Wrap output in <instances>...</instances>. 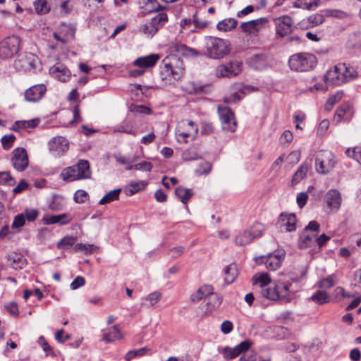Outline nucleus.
<instances>
[{
	"mask_svg": "<svg viewBox=\"0 0 361 361\" xmlns=\"http://www.w3.org/2000/svg\"><path fill=\"white\" fill-rule=\"evenodd\" d=\"M160 78L163 85H171L179 80L184 73L182 60L176 56L165 57L160 64Z\"/></svg>",
	"mask_w": 361,
	"mask_h": 361,
	"instance_id": "1",
	"label": "nucleus"
},
{
	"mask_svg": "<svg viewBox=\"0 0 361 361\" xmlns=\"http://www.w3.org/2000/svg\"><path fill=\"white\" fill-rule=\"evenodd\" d=\"M357 76L355 69L345 63H340L327 71L324 80L327 85H339L348 82Z\"/></svg>",
	"mask_w": 361,
	"mask_h": 361,
	"instance_id": "2",
	"label": "nucleus"
},
{
	"mask_svg": "<svg viewBox=\"0 0 361 361\" xmlns=\"http://www.w3.org/2000/svg\"><path fill=\"white\" fill-rule=\"evenodd\" d=\"M202 43L205 49L204 54L212 59H222L231 51L229 42L221 38L206 36Z\"/></svg>",
	"mask_w": 361,
	"mask_h": 361,
	"instance_id": "3",
	"label": "nucleus"
},
{
	"mask_svg": "<svg viewBox=\"0 0 361 361\" xmlns=\"http://www.w3.org/2000/svg\"><path fill=\"white\" fill-rule=\"evenodd\" d=\"M63 180H78L91 178L90 165L86 160H80L79 162L70 167L64 169L61 173Z\"/></svg>",
	"mask_w": 361,
	"mask_h": 361,
	"instance_id": "4",
	"label": "nucleus"
},
{
	"mask_svg": "<svg viewBox=\"0 0 361 361\" xmlns=\"http://www.w3.org/2000/svg\"><path fill=\"white\" fill-rule=\"evenodd\" d=\"M316 57L308 53H299L291 56L288 60L290 68L295 71H308L317 65Z\"/></svg>",
	"mask_w": 361,
	"mask_h": 361,
	"instance_id": "5",
	"label": "nucleus"
},
{
	"mask_svg": "<svg viewBox=\"0 0 361 361\" xmlns=\"http://www.w3.org/2000/svg\"><path fill=\"white\" fill-rule=\"evenodd\" d=\"M198 133L195 123L189 119L180 121L176 128V137L180 143H187L193 140Z\"/></svg>",
	"mask_w": 361,
	"mask_h": 361,
	"instance_id": "6",
	"label": "nucleus"
},
{
	"mask_svg": "<svg viewBox=\"0 0 361 361\" xmlns=\"http://www.w3.org/2000/svg\"><path fill=\"white\" fill-rule=\"evenodd\" d=\"M337 163L334 154L328 150H320L315 156V169L320 174H327L335 167Z\"/></svg>",
	"mask_w": 361,
	"mask_h": 361,
	"instance_id": "7",
	"label": "nucleus"
},
{
	"mask_svg": "<svg viewBox=\"0 0 361 361\" xmlns=\"http://www.w3.org/2000/svg\"><path fill=\"white\" fill-rule=\"evenodd\" d=\"M20 39L15 35L8 36L0 42V58L8 59L13 57L19 51Z\"/></svg>",
	"mask_w": 361,
	"mask_h": 361,
	"instance_id": "8",
	"label": "nucleus"
},
{
	"mask_svg": "<svg viewBox=\"0 0 361 361\" xmlns=\"http://www.w3.org/2000/svg\"><path fill=\"white\" fill-rule=\"evenodd\" d=\"M264 231V226L261 224H255L249 229L239 233L235 239V243L237 245L243 246L249 244L257 237L262 235Z\"/></svg>",
	"mask_w": 361,
	"mask_h": 361,
	"instance_id": "9",
	"label": "nucleus"
},
{
	"mask_svg": "<svg viewBox=\"0 0 361 361\" xmlns=\"http://www.w3.org/2000/svg\"><path fill=\"white\" fill-rule=\"evenodd\" d=\"M290 293V285L279 281L271 289L263 290V297L271 300H277L288 297Z\"/></svg>",
	"mask_w": 361,
	"mask_h": 361,
	"instance_id": "10",
	"label": "nucleus"
},
{
	"mask_svg": "<svg viewBox=\"0 0 361 361\" xmlns=\"http://www.w3.org/2000/svg\"><path fill=\"white\" fill-rule=\"evenodd\" d=\"M290 293V285L279 281L271 289L263 290V297L271 300H277L288 297Z\"/></svg>",
	"mask_w": 361,
	"mask_h": 361,
	"instance_id": "11",
	"label": "nucleus"
},
{
	"mask_svg": "<svg viewBox=\"0 0 361 361\" xmlns=\"http://www.w3.org/2000/svg\"><path fill=\"white\" fill-rule=\"evenodd\" d=\"M268 25V18L264 17L242 23L240 27L243 32L250 36L256 37L263 29L267 27Z\"/></svg>",
	"mask_w": 361,
	"mask_h": 361,
	"instance_id": "12",
	"label": "nucleus"
},
{
	"mask_svg": "<svg viewBox=\"0 0 361 361\" xmlns=\"http://www.w3.org/2000/svg\"><path fill=\"white\" fill-rule=\"evenodd\" d=\"M167 20L166 13H159L151 21L142 25L140 30L147 36L152 37Z\"/></svg>",
	"mask_w": 361,
	"mask_h": 361,
	"instance_id": "13",
	"label": "nucleus"
},
{
	"mask_svg": "<svg viewBox=\"0 0 361 361\" xmlns=\"http://www.w3.org/2000/svg\"><path fill=\"white\" fill-rule=\"evenodd\" d=\"M75 30L74 25L61 23L59 26L58 31L54 32L53 36L58 42L66 44L74 39Z\"/></svg>",
	"mask_w": 361,
	"mask_h": 361,
	"instance_id": "14",
	"label": "nucleus"
},
{
	"mask_svg": "<svg viewBox=\"0 0 361 361\" xmlns=\"http://www.w3.org/2000/svg\"><path fill=\"white\" fill-rule=\"evenodd\" d=\"M241 66L242 63L237 61L219 65L215 69V75L218 78L235 77L241 72Z\"/></svg>",
	"mask_w": 361,
	"mask_h": 361,
	"instance_id": "15",
	"label": "nucleus"
},
{
	"mask_svg": "<svg viewBox=\"0 0 361 361\" xmlns=\"http://www.w3.org/2000/svg\"><path fill=\"white\" fill-rule=\"evenodd\" d=\"M222 130L227 132H234L237 123L234 114L228 107H218Z\"/></svg>",
	"mask_w": 361,
	"mask_h": 361,
	"instance_id": "16",
	"label": "nucleus"
},
{
	"mask_svg": "<svg viewBox=\"0 0 361 361\" xmlns=\"http://www.w3.org/2000/svg\"><path fill=\"white\" fill-rule=\"evenodd\" d=\"M12 154L11 163L14 169L18 171H24L29 162L26 150L24 148L18 147L15 149Z\"/></svg>",
	"mask_w": 361,
	"mask_h": 361,
	"instance_id": "17",
	"label": "nucleus"
},
{
	"mask_svg": "<svg viewBox=\"0 0 361 361\" xmlns=\"http://www.w3.org/2000/svg\"><path fill=\"white\" fill-rule=\"evenodd\" d=\"M49 151L55 156H62L69 149V142L62 136L53 137L48 143Z\"/></svg>",
	"mask_w": 361,
	"mask_h": 361,
	"instance_id": "18",
	"label": "nucleus"
},
{
	"mask_svg": "<svg viewBox=\"0 0 361 361\" xmlns=\"http://www.w3.org/2000/svg\"><path fill=\"white\" fill-rule=\"evenodd\" d=\"M284 256L285 254L283 251H276L267 256L261 257L260 260L262 263L265 264L268 269L276 270L281 267L284 259Z\"/></svg>",
	"mask_w": 361,
	"mask_h": 361,
	"instance_id": "19",
	"label": "nucleus"
},
{
	"mask_svg": "<svg viewBox=\"0 0 361 361\" xmlns=\"http://www.w3.org/2000/svg\"><path fill=\"white\" fill-rule=\"evenodd\" d=\"M277 35L284 37L290 33L293 30V22L288 16H282L275 20Z\"/></svg>",
	"mask_w": 361,
	"mask_h": 361,
	"instance_id": "20",
	"label": "nucleus"
},
{
	"mask_svg": "<svg viewBox=\"0 0 361 361\" xmlns=\"http://www.w3.org/2000/svg\"><path fill=\"white\" fill-rule=\"evenodd\" d=\"M326 203L327 207L332 213H336L341 207L342 197L341 193L335 190L331 189L326 195Z\"/></svg>",
	"mask_w": 361,
	"mask_h": 361,
	"instance_id": "21",
	"label": "nucleus"
},
{
	"mask_svg": "<svg viewBox=\"0 0 361 361\" xmlns=\"http://www.w3.org/2000/svg\"><path fill=\"white\" fill-rule=\"evenodd\" d=\"M47 91L44 84H38L28 88L25 92V98L27 102H36L40 100Z\"/></svg>",
	"mask_w": 361,
	"mask_h": 361,
	"instance_id": "22",
	"label": "nucleus"
},
{
	"mask_svg": "<svg viewBox=\"0 0 361 361\" xmlns=\"http://www.w3.org/2000/svg\"><path fill=\"white\" fill-rule=\"evenodd\" d=\"M278 224L281 230L293 231L296 228V217L294 214L282 213L278 220Z\"/></svg>",
	"mask_w": 361,
	"mask_h": 361,
	"instance_id": "23",
	"label": "nucleus"
},
{
	"mask_svg": "<svg viewBox=\"0 0 361 361\" xmlns=\"http://www.w3.org/2000/svg\"><path fill=\"white\" fill-rule=\"evenodd\" d=\"M49 73L54 78L63 82L68 81L71 75L70 71L60 63L51 67Z\"/></svg>",
	"mask_w": 361,
	"mask_h": 361,
	"instance_id": "24",
	"label": "nucleus"
},
{
	"mask_svg": "<svg viewBox=\"0 0 361 361\" xmlns=\"http://www.w3.org/2000/svg\"><path fill=\"white\" fill-rule=\"evenodd\" d=\"M159 59L160 56L159 54H152L148 56L137 58L133 61V65L145 70L146 68L153 67Z\"/></svg>",
	"mask_w": 361,
	"mask_h": 361,
	"instance_id": "25",
	"label": "nucleus"
},
{
	"mask_svg": "<svg viewBox=\"0 0 361 361\" xmlns=\"http://www.w3.org/2000/svg\"><path fill=\"white\" fill-rule=\"evenodd\" d=\"M42 221L44 224L47 225L54 224L66 225L72 221V218L71 217L70 214L64 213L59 215H46L43 217Z\"/></svg>",
	"mask_w": 361,
	"mask_h": 361,
	"instance_id": "26",
	"label": "nucleus"
},
{
	"mask_svg": "<svg viewBox=\"0 0 361 361\" xmlns=\"http://www.w3.org/2000/svg\"><path fill=\"white\" fill-rule=\"evenodd\" d=\"M253 284L254 285H259L261 288V294L263 296V290L266 289H271L272 287H267V286L271 283V279L268 274H257L252 277Z\"/></svg>",
	"mask_w": 361,
	"mask_h": 361,
	"instance_id": "27",
	"label": "nucleus"
},
{
	"mask_svg": "<svg viewBox=\"0 0 361 361\" xmlns=\"http://www.w3.org/2000/svg\"><path fill=\"white\" fill-rule=\"evenodd\" d=\"M214 288L212 286L205 285L201 286L196 292L190 296V300L193 302H197L204 298H207L212 293Z\"/></svg>",
	"mask_w": 361,
	"mask_h": 361,
	"instance_id": "28",
	"label": "nucleus"
},
{
	"mask_svg": "<svg viewBox=\"0 0 361 361\" xmlns=\"http://www.w3.org/2000/svg\"><path fill=\"white\" fill-rule=\"evenodd\" d=\"M175 194L181 202L185 205V208L188 209L187 204L194 195L192 190L179 186L175 190Z\"/></svg>",
	"mask_w": 361,
	"mask_h": 361,
	"instance_id": "29",
	"label": "nucleus"
},
{
	"mask_svg": "<svg viewBox=\"0 0 361 361\" xmlns=\"http://www.w3.org/2000/svg\"><path fill=\"white\" fill-rule=\"evenodd\" d=\"M8 261L9 262L10 266L15 269H23L26 264V259L18 253H12L8 255Z\"/></svg>",
	"mask_w": 361,
	"mask_h": 361,
	"instance_id": "30",
	"label": "nucleus"
},
{
	"mask_svg": "<svg viewBox=\"0 0 361 361\" xmlns=\"http://www.w3.org/2000/svg\"><path fill=\"white\" fill-rule=\"evenodd\" d=\"M316 233H308L303 231L298 240V246L300 249H305L310 247L315 242Z\"/></svg>",
	"mask_w": 361,
	"mask_h": 361,
	"instance_id": "31",
	"label": "nucleus"
},
{
	"mask_svg": "<svg viewBox=\"0 0 361 361\" xmlns=\"http://www.w3.org/2000/svg\"><path fill=\"white\" fill-rule=\"evenodd\" d=\"M201 154L199 152V147L197 145H193L185 149L182 154V158L185 161H192L200 159Z\"/></svg>",
	"mask_w": 361,
	"mask_h": 361,
	"instance_id": "32",
	"label": "nucleus"
},
{
	"mask_svg": "<svg viewBox=\"0 0 361 361\" xmlns=\"http://www.w3.org/2000/svg\"><path fill=\"white\" fill-rule=\"evenodd\" d=\"M225 274V281L227 283H233L238 275V270L237 264L235 263H231L228 265L224 269Z\"/></svg>",
	"mask_w": 361,
	"mask_h": 361,
	"instance_id": "33",
	"label": "nucleus"
},
{
	"mask_svg": "<svg viewBox=\"0 0 361 361\" xmlns=\"http://www.w3.org/2000/svg\"><path fill=\"white\" fill-rule=\"evenodd\" d=\"M237 25V20L233 18H229L219 22L216 25V28L219 31L228 32L235 29Z\"/></svg>",
	"mask_w": 361,
	"mask_h": 361,
	"instance_id": "34",
	"label": "nucleus"
},
{
	"mask_svg": "<svg viewBox=\"0 0 361 361\" xmlns=\"http://www.w3.org/2000/svg\"><path fill=\"white\" fill-rule=\"evenodd\" d=\"M39 123L38 118H34L27 121H17L12 127V130H18L20 128H33Z\"/></svg>",
	"mask_w": 361,
	"mask_h": 361,
	"instance_id": "35",
	"label": "nucleus"
},
{
	"mask_svg": "<svg viewBox=\"0 0 361 361\" xmlns=\"http://www.w3.org/2000/svg\"><path fill=\"white\" fill-rule=\"evenodd\" d=\"M121 338L122 336L116 325L110 327L109 331L103 335V340L107 343L113 342Z\"/></svg>",
	"mask_w": 361,
	"mask_h": 361,
	"instance_id": "36",
	"label": "nucleus"
},
{
	"mask_svg": "<svg viewBox=\"0 0 361 361\" xmlns=\"http://www.w3.org/2000/svg\"><path fill=\"white\" fill-rule=\"evenodd\" d=\"M146 185V182H131L124 188V192L126 195L131 196L145 189Z\"/></svg>",
	"mask_w": 361,
	"mask_h": 361,
	"instance_id": "37",
	"label": "nucleus"
},
{
	"mask_svg": "<svg viewBox=\"0 0 361 361\" xmlns=\"http://www.w3.org/2000/svg\"><path fill=\"white\" fill-rule=\"evenodd\" d=\"M222 302V298L216 293H212L207 296V312H212L213 310L219 307Z\"/></svg>",
	"mask_w": 361,
	"mask_h": 361,
	"instance_id": "38",
	"label": "nucleus"
},
{
	"mask_svg": "<svg viewBox=\"0 0 361 361\" xmlns=\"http://www.w3.org/2000/svg\"><path fill=\"white\" fill-rule=\"evenodd\" d=\"M319 0H297L294 2L293 6L302 9H312L319 6Z\"/></svg>",
	"mask_w": 361,
	"mask_h": 361,
	"instance_id": "39",
	"label": "nucleus"
},
{
	"mask_svg": "<svg viewBox=\"0 0 361 361\" xmlns=\"http://www.w3.org/2000/svg\"><path fill=\"white\" fill-rule=\"evenodd\" d=\"M310 300L319 305H323L330 301V295L324 290H317L311 296Z\"/></svg>",
	"mask_w": 361,
	"mask_h": 361,
	"instance_id": "40",
	"label": "nucleus"
},
{
	"mask_svg": "<svg viewBox=\"0 0 361 361\" xmlns=\"http://www.w3.org/2000/svg\"><path fill=\"white\" fill-rule=\"evenodd\" d=\"M310 169V164L302 163L294 173L292 180H302L305 178Z\"/></svg>",
	"mask_w": 361,
	"mask_h": 361,
	"instance_id": "41",
	"label": "nucleus"
},
{
	"mask_svg": "<svg viewBox=\"0 0 361 361\" xmlns=\"http://www.w3.org/2000/svg\"><path fill=\"white\" fill-rule=\"evenodd\" d=\"M192 22L196 28L201 30L206 28L211 23L210 20H206L203 18L202 15L198 12H196L193 15Z\"/></svg>",
	"mask_w": 361,
	"mask_h": 361,
	"instance_id": "42",
	"label": "nucleus"
},
{
	"mask_svg": "<svg viewBox=\"0 0 361 361\" xmlns=\"http://www.w3.org/2000/svg\"><path fill=\"white\" fill-rule=\"evenodd\" d=\"M121 189H115L107 192L99 202V204H105L116 200L119 197Z\"/></svg>",
	"mask_w": 361,
	"mask_h": 361,
	"instance_id": "43",
	"label": "nucleus"
},
{
	"mask_svg": "<svg viewBox=\"0 0 361 361\" xmlns=\"http://www.w3.org/2000/svg\"><path fill=\"white\" fill-rule=\"evenodd\" d=\"M33 6L37 13L40 15L48 13L50 11V7L46 0H36L33 3Z\"/></svg>",
	"mask_w": 361,
	"mask_h": 361,
	"instance_id": "44",
	"label": "nucleus"
},
{
	"mask_svg": "<svg viewBox=\"0 0 361 361\" xmlns=\"http://www.w3.org/2000/svg\"><path fill=\"white\" fill-rule=\"evenodd\" d=\"M350 105L348 104H342L336 110L334 121L338 123L341 121L345 114L349 112Z\"/></svg>",
	"mask_w": 361,
	"mask_h": 361,
	"instance_id": "45",
	"label": "nucleus"
},
{
	"mask_svg": "<svg viewBox=\"0 0 361 361\" xmlns=\"http://www.w3.org/2000/svg\"><path fill=\"white\" fill-rule=\"evenodd\" d=\"M300 157V151H293L288 156H286L285 163L288 166H293L299 161Z\"/></svg>",
	"mask_w": 361,
	"mask_h": 361,
	"instance_id": "46",
	"label": "nucleus"
},
{
	"mask_svg": "<svg viewBox=\"0 0 361 361\" xmlns=\"http://www.w3.org/2000/svg\"><path fill=\"white\" fill-rule=\"evenodd\" d=\"M149 350L147 347H144L137 350H132L128 351L125 357L126 361H130L133 358L140 357L145 355Z\"/></svg>",
	"mask_w": 361,
	"mask_h": 361,
	"instance_id": "47",
	"label": "nucleus"
},
{
	"mask_svg": "<svg viewBox=\"0 0 361 361\" xmlns=\"http://www.w3.org/2000/svg\"><path fill=\"white\" fill-rule=\"evenodd\" d=\"M115 159L118 164L126 165L127 168L130 166V165H133L137 161V157L130 156L126 157L121 155H115Z\"/></svg>",
	"mask_w": 361,
	"mask_h": 361,
	"instance_id": "48",
	"label": "nucleus"
},
{
	"mask_svg": "<svg viewBox=\"0 0 361 361\" xmlns=\"http://www.w3.org/2000/svg\"><path fill=\"white\" fill-rule=\"evenodd\" d=\"M97 247L93 244L78 243L75 246V250L78 252H82L85 255L92 253Z\"/></svg>",
	"mask_w": 361,
	"mask_h": 361,
	"instance_id": "49",
	"label": "nucleus"
},
{
	"mask_svg": "<svg viewBox=\"0 0 361 361\" xmlns=\"http://www.w3.org/2000/svg\"><path fill=\"white\" fill-rule=\"evenodd\" d=\"M345 154L361 164V147L348 148L345 151Z\"/></svg>",
	"mask_w": 361,
	"mask_h": 361,
	"instance_id": "50",
	"label": "nucleus"
},
{
	"mask_svg": "<svg viewBox=\"0 0 361 361\" xmlns=\"http://www.w3.org/2000/svg\"><path fill=\"white\" fill-rule=\"evenodd\" d=\"M323 12L324 13L325 17H333L343 19L348 16V15L345 12L338 9H326Z\"/></svg>",
	"mask_w": 361,
	"mask_h": 361,
	"instance_id": "51",
	"label": "nucleus"
},
{
	"mask_svg": "<svg viewBox=\"0 0 361 361\" xmlns=\"http://www.w3.org/2000/svg\"><path fill=\"white\" fill-rule=\"evenodd\" d=\"M39 211L37 209L27 208L21 213L24 216L25 220L29 222L34 221L39 216Z\"/></svg>",
	"mask_w": 361,
	"mask_h": 361,
	"instance_id": "52",
	"label": "nucleus"
},
{
	"mask_svg": "<svg viewBox=\"0 0 361 361\" xmlns=\"http://www.w3.org/2000/svg\"><path fill=\"white\" fill-rule=\"evenodd\" d=\"M324 19V13H316L309 16L307 20L311 27H314L322 24Z\"/></svg>",
	"mask_w": 361,
	"mask_h": 361,
	"instance_id": "53",
	"label": "nucleus"
},
{
	"mask_svg": "<svg viewBox=\"0 0 361 361\" xmlns=\"http://www.w3.org/2000/svg\"><path fill=\"white\" fill-rule=\"evenodd\" d=\"M127 170H140L143 171H149L152 169V164L148 161H142L141 163L136 162L133 164V165H130V166H128L126 168Z\"/></svg>",
	"mask_w": 361,
	"mask_h": 361,
	"instance_id": "54",
	"label": "nucleus"
},
{
	"mask_svg": "<svg viewBox=\"0 0 361 361\" xmlns=\"http://www.w3.org/2000/svg\"><path fill=\"white\" fill-rule=\"evenodd\" d=\"M221 353L226 360H231L239 355L235 347L230 348L228 346H226L221 350Z\"/></svg>",
	"mask_w": 361,
	"mask_h": 361,
	"instance_id": "55",
	"label": "nucleus"
},
{
	"mask_svg": "<svg viewBox=\"0 0 361 361\" xmlns=\"http://www.w3.org/2000/svg\"><path fill=\"white\" fill-rule=\"evenodd\" d=\"M75 242V238L73 236H65L57 243V247L59 249H66L72 246Z\"/></svg>",
	"mask_w": 361,
	"mask_h": 361,
	"instance_id": "56",
	"label": "nucleus"
},
{
	"mask_svg": "<svg viewBox=\"0 0 361 361\" xmlns=\"http://www.w3.org/2000/svg\"><path fill=\"white\" fill-rule=\"evenodd\" d=\"M161 293L159 291H154L147 295L145 300L149 302V306H154L157 304L161 298Z\"/></svg>",
	"mask_w": 361,
	"mask_h": 361,
	"instance_id": "57",
	"label": "nucleus"
},
{
	"mask_svg": "<svg viewBox=\"0 0 361 361\" xmlns=\"http://www.w3.org/2000/svg\"><path fill=\"white\" fill-rule=\"evenodd\" d=\"M25 220L24 216L23 214H19L14 217L13 221L11 224V228L13 229H17L20 231L22 227L25 225Z\"/></svg>",
	"mask_w": 361,
	"mask_h": 361,
	"instance_id": "58",
	"label": "nucleus"
},
{
	"mask_svg": "<svg viewBox=\"0 0 361 361\" xmlns=\"http://www.w3.org/2000/svg\"><path fill=\"white\" fill-rule=\"evenodd\" d=\"M15 140H16V137L13 134L6 135L3 136L1 138V143H2L3 147L5 149H10L12 147L13 143L14 142Z\"/></svg>",
	"mask_w": 361,
	"mask_h": 361,
	"instance_id": "59",
	"label": "nucleus"
},
{
	"mask_svg": "<svg viewBox=\"0 0 361 361\" xmlns=\"http://www.w3.org/2000/svg\"><path fill=\"white\" fill-rule=\"evenodd\" d=\"M88 197V194L83 190H78L74 194V200L77 203H84Z\"/></svg>",
	"mask_w": 361,
	"mask_h": 361,
	"instance_id": "60",
	"label": "nucleus"
},
{
	"mask_svg": "<svg viewBox=\"0 0 361 361\" xmlns=\"http://www.w3.org/2000/svg\"><path fill=\"white\" fill-rule=\"evenodd\" d=\"M252 343L249 340H245L238 345H235V348L238 353V355L243 353L249 350L251 347Z\"/></svg>",
	"mask_w": 361,
	"mask_h": 361,
	"instance_id": "61",
	"label": "nucleus"
},
{
	"mask_svg": "<svg viewBox=\"0 0 361 361\" xmlns=\"http://www.w3.org/2000/svg\"><path fill=\"white\" fill-rule=\"evenodd\" d=\"M180 51L182 54L186 56H199L200 54L192 48L188 47L185 45H182L180 47Z\"/></svg>",
	"mask_w": 361,
	"mask_h": 361,
	"instance_id": "62",
	"label": "nucleus"
},
{
	"mask_svg": "<svg viewBox=\"0 0 361 361\" xmlns=\"http://www.w3.org/2000/svg\"><path fill=\"white\" fill-rule=\"evenodd\" d=\"M355 251L356 248L353 245H350L349 247H341L339 250V255L344 258H348Z\"/></svg>",
	"mask_w": 361,
	"mask_h": 361,
	"instance_id": "63",
	"label": "nucleus"
},
{
	"mask_svg": "<svg viewBox=\"0 0 361 361\" xmlns=\"http://www.w3.org/2000/svg\"><path fill=\"white\" fill-rule=\"evenodd\" d=\"M85 280L84 277L78 276L71 283L70 287L72 290H76L85 285Z\"/></svg>",
	"mask_w": 361,
	"mask_h": 361,
	"instance_id": "64",
	"label": "nucleus"
}]
</instances>
